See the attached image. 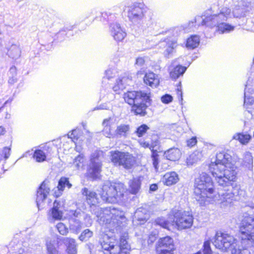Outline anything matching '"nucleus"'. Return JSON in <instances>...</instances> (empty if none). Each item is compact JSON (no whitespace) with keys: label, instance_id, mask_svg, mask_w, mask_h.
I'll list each match as a JSON object with an SVG mask.
<instances>
[{"label":"nucleus","instance_id":"f257e3e1","mask_svg":"<svg viewBox=\"0 0 254 254\" xmlns=\"http://www.w3.org/2000/svg\"><path fill=\"white\" fill-rule=\"evenodd\" d=\"M241 242L227 233L217 232L213 244L222 251L231 254H251L248 249L254 244V217H246L240 227Z\"/></svg>","mask_w":254,"mask_h":254},{"label":"nucleus","instance_id":"f03ea898","mask_svg":"<svg viewBox=\"0 0 254 254\" xmlns=\"http://www.w3.org/2000/svg\"><path fill=\"white\" fill-rule=\"evenodd\" d=\"M227 186L218 185L222 187L226 188L224 190L218 192V196L214 194L213 185L210 177L205 173H202L199 177L195 180L194 182V198L201 205H205L210 203L217 201L221 204V207L227 206L232 202L234 196L241 194L239 188L236 187L233 188L232 190L228 188H230L229 185Z\"/></svg>","mask_w":254,"mask_h":254},{"label":"nucleus","instance_id":"7ed1b4c3","mask_svg":"<svg viewBox=\"0 0 254 254\" xmlns=\"http://www.w3.org/2000/svg\"><path fill=\"white\" fill-rule=\"evenodd\" d=\"M227 186L218 185L222 187L226 188L224 190L218 192V196L214 194L213 185L210 177L205 173H202L199 177L195 180L194 182V198L201 205H205L210 203L217 201L221 204V207L227 206L232 202L234 196L241 194L239 188L236 187L233 188L232 190L228 188H230L229 185Z\"/></svg>","mask_w":254,"mask_h":254},{"label":"nucleus","instance_id":"20e7f679","mask_svg":"<svg viewBox=\"0 0 254 254\" xmlns=\"http://www.w3.org/2000/svg\"><path fill=\"white\" fill-rule=\"evenodd\" d=\"M231 160V156L222 151L216 154L215 161L209 165L210 172L220 185L227 186L229 181L236 180L237 172Z\"/></svg>","mask_w":254,"mask_h":254},{"label":"nucleus","instance_id":"39448f33","mask_svg":"<svg viewBox=\"0 0 254 254\" xmlns=\"http://www.w3.org/2000/svg\"><path fill=\"white\" fill-rule=\"evenodd\" d=\"M230 15L231 9L225 7L221 8L219 13L206 16L204 18L199 16L195 17L194 21L190 22L188 26L190 28L194 23L199 24L201 22L202 26L204 25L210 28L217 27L221 33H229L233 31L235 28L234 26L225 22Z\"/></svg>","mask_w":254,"mask_h":254},{"label":"nucleus","instance_id":"423d86ee","mask_svg":"<svg viewBox=\"0 0 254 254\" xmlns=\"http://www.w3.org/2000/svg\"><path fill=\"white\" fill-rule=\"evenodd\" d=\"M125 101L132 105V111L135 115L144 116L147 114V108L151 104L150 93L142 91H128L124 93Z\"/></svg>","mask_w":254,"mask_h":254},{"label":"nucleus","instance_id":"0eeeda50","mask_svg":"<svg viewBox=\"0 0 254 254\" xmlns=\"http://www.w3.org/2000/svg\"><path fill=\"white\" fill-rule=\"evenodd\" d=\"M95 214L98 218L100 222L106 224H108L113 227H124L126 223L127 219L124 213L115 207H109L104 208L96 207Z\"/></svg>","mask_w":254,"mask_h":254},{"label":"nucleus","instance_id":"6e6552de","mask_svg":"<svg viewBox=\"0 0 254 254\" xmlns=\"http://www.w3.org/2000/svg\"><path fill=\"white\" fill-rule=\"evenodd\" d=\"M128 234L124 233L120 238V245L118 241L113 237H109L106 234L103 235L100 239V243L104 254H123L130 250V246L127 240Z\"/></svg>","mask_w":254,"mask_h":254},{"label":"nucleus","instance_id":"1a4fd4ad","mask_svg":"<svg viewBox=\"0 0 254 254\" xmlns=\"http://www.w3.org/2000/svg\"><path fill=\"white\" fill-rule=\"evenodd\" d=\"M125 192V188L123 184L106 181L103 185L100 194L104 201L115 203L122 200Z\"/></svg>","mask_w":254,"mask_h":254},{"label":"nucleus","instance_id":"9d476101","mask_svg":"<svg viewBox=\"0 0 254 254\" xmlns=\"http://www.w3.org/2000/svg\"><path fill=\"white\" fill-rule=\"evenodd\" d=\"M147 11V9L143 4L135 3L128 7L127 17L133 25L144 30L148 25L146 23L145 14Z\"/></svg>","mask_w":254,"mask_h":254},{"label":"nucleus","instance_id":"9b49d317","mask_svg":"<svg viewBox=\"0 0 254 254\" xmlns=\"http://www.w3.org/2000/svg\"><path fill=\"white\" fill-rule=\"evenodd\" d=\"M103 157V152L100 150H96L91 154L87 169V174L90 178L93 179L99 178L102 170Z\"/></svg>","mask_w":254,"mask_h":254},{"label":"nucleus","instance_id":"f8f14e48","mask_svg":"<svg viewBox=\"0 0 254 254\" xmlns=\"http://www.w3.org/2000/svg\"><path fill=\"white\" fill-rule=\"evenodd\" d=\"M175 226L178 229L190 228L193 224V217L189 211H178L173 216Z\"/></svg>","mask_w":254,"mask_h":254},{"label":"nucleus","instance_id":"ddd939ff","mask_svg":"<svg viewBox=\"0 0 254 254\" xmlns=\"http://www.w3.org/2000/svg\"><path fill=\"white\" fill-rule=\"evenodd\" d=\"M174 249L173 240L169 236L160 239L156 247L157 254H172Z\"/></svg>","mask_w":254,"mask_h":254},{"label":"nucleus","instance_id":"4468645a","mask_svg":"<svg viewBox=\"0 0 254 254\" xmlns=\"http://www.w3.org/2000/svg\"><path fill=\"white\" fill-rule=\"evenodd\" d=\"M50 190V189L49 187L48 182L45 181H44L41 184L37 191L36 203L39 209L40 207H43V203L47 198L48 194L49 193Z\"/></svg>","mask_w":254,"mask_h":254},{"label":"nucleus","instance_id":"2eb2a0df","mask_svg":"<svg viewBox=\"0 0 254 254\" xmlns=\"http://www.w3.org/2000/svg\"><path fill=\"white\" fill-rule=\"evenodd\" d=\"M111 35L117 41H122L126 36L127 34L124 28L117 22L113 23L110 26Z\"/></svg>","mask_w":254,"mask_h":254},{"label":"nucleus","instance_id":"dca6fc26","mask_svg":"<svg viewBox=\"0 0 254 254\" xmlns=\"http://www.w3.org/2000/svg\"><path fill=\"white\" fill-rule=\"evenodd\" d=\"M149 217L148 207L145 205L137 209L134 213V219L135 220H133V221L134 222L137 221L138 222V223L136 222L137 224L141 225L148 219Z\"/></svg>","mask_w":254,"mask_h":254},{"label":"nucleus","instance_id":"f3484780","mask_svg":"<svg viewBox=\"0 0 254 254\" xmlns=\"http://www.w3.org/2000/svg\"><path fill=\"white\" fill-rule=\"evenodd\" d=\"M251 81L249 79L246 84L245 89V98L244 106L245 108L249 109L250 106H254V92L252 88L253 85L250 84Z\"/></svg>","mask_w":254,"mask_h":254},{"label":"nucleus","instance_id":"a211bd4d","mask_svg":"<svg viewBox=\"0 0 254 254\" xmlns=\"http://www.w3.org/2000/svg\"><path fill=\"white\" fill-rule=\"evenodd\" d=\"M61 208V204L60 202L55 200L54 202L53 208L51 209L49 213V220L52 222L54 220H60L62 219L63 213Z\"/></svg>","mask_w":254,"mask_h":254},{"label":"nucleus","instance_id":"6ab92c4d","mask_svg":"<svg viewBox=\"0 0 254 254\" xmlns=\"http://www.w3.org/2000/svg\"><path fill=\"white\" fill-rule=\"evenodd\" d=\"M124 8V6L121 4L116 5L108 11H105L101 14L103 18L107 19L108 21H112L116 17V14L122 12Z\"/></svg>","mask_w":254,"mask_h":254},{"label":"nucleus","instance_id":"aec40b11","mask_svg":"<svg viewBox=\"0 0 254 254\" xmlns=\"http://www.w3.org/2000/svg\"><path fill=\"white\" fill-rule=\"evenodd\" d=\"M160 46H165V50L164 51V54L165 57H168L172 54L175 49L177 47V41L175 39L170 40L166 39L164 41L159 43Z\"/></svg>","mask_w":254,"mask_h":254},{"label":"nucleus","instance_id":"412c9836","mask_svg":"<svg viewBox=\"0 0 254 254\" xmlns=\"http://www.w3.org/2000/svg\"><path fill=\"white\" fill-rule=\"evenodd\" d=\"M153 224L154 226H159L160 227L170 230L171 227H174L175 226L174 220H173V217H169V220L166 219L163 217H160L156 218Z\"/></svg>","mask_w":254,"mask_h":254},{"label":"nucleus","instance_id":"4be33fe9","mask_svg":"<svg viewBox=\"0 0 254 254\" xmlns=\"http://www.w3.org/2000/svg\"><path fill=\"white\" fill-rule=\"evenodd\" d=\"M143 80L146 84L152 87H156L160 82L158 75L152 72L146 73L144 75Z\"/></svg>","mask_w":254,"mask_h":254},{"label":"nucleus","instance_id":"5701e85b","mask_svg":"<svg viewBox=\"0 0 254 254\" xmlns=\"http://www.w3.org/2000/svg\"><path fill=\"white\" fill-rule=\"evenodd\" d=\"M81 192L82 194L86 196V199L89 204L95 205L98 203V198L96 192L88 190V189L85 188L82 189Z\"/></svg>","mask_w":254,"mask_h":254},{"label":"nucleus","instance_id":"b1692460","mask_svg":"<svg viewBox=\"0 0 254 254\" xmlns=\"http://www.w3.org/2000/svg\"><path fill=\"white\" fill-rule=\"evenodd\" d=\"M131 78L128 76H123L119 78L116 81V84L113 87L114 91L118 92L120 90L124 89L126 85H129Z\"/></svg>","mask_w":254,"mask_h":254},{"label":"nucleus","instance_id":"393cba45","mask_svg":"<svg viewBox=\"0 0 254 254\" xmlns=\"http://www.w3.org/2000/svg\"><path fill=\"white\" fill-rule=\"evenodd\" d=\"M164 155L167 159L175 161L179 159L181 156V152L177 148H171L165 151Z\"/></svg>","mask_w":254,"mask_h":254},{"label":"nucleus","instance_id":"a878e982","mask_svg":"<svg viewBox=\"0 0 254 254\" xmlns=\"http://www.w3.org/2000/svg\"><path fill=\"white\" fill-rule=\"evenodd\" d=\"M82 227V224L78 219L69 218V229L71 232L77 234L79 233Z\"/></svg>","mask_w":254,"mask_h":254},{"label":"nucleus","instance_id":"bb28decb","mask_svg":"<svg viewBox=\"0 0 254 254\" xmlns=\"http://www.w3.org/2000/svg\"><path fill=\"white\" fill-rule=\"evenodd\" d=\"M187 69V67L180 65L172 67L170 66L169 68L170 75L171 78L176 79L180 76L183 75Z\"/></svg>","mask_w":254,"mask_h":254},{"label":"nucleus","instance_id":"cd10ccee","mask_svg":"<svg viewBox=\"0 0 254 254\" xmlns=\"http://www.w3.org/2000/svg\"><path fill=\"white\" fill-rule=\"evenodd\" d=\"M21 49L18 44H13L7 48V54L9 57L12 59H17L21 56Z\"/></svg>","mask_w":254,"mask_h":254},{"label":"nucleus","instance_id":"c85d7f7f","mask_svg":"<svg viewBox=\"0 0 254 254\" xmlns=\"http://www.w3.org/2000/svg\"><path fill=\"white\" fill-rule=\"evenodd\" d=\"M179 177L175 172L166 173L163 177V182L167 186H171L178 182Z\"/></svg>","mask_w":254,"mask_h":254},{"label":"nucleus","instance_id":"c756f323","mask_svg":"<svg viewBox=\"0 0 254 254\" xmlns=\"http://www.w3.org/2000/svg\"><path fill=\"white\" fill-rule=\"evenodd\" d=\"M124 153L125 152H121L118 150L111 151L110 152L111 160L115 166H120L122 159L124 158L126 159H127V158H125V157L124 155Z\"/></svg>","mask_w":254,"mask_h":254},{"label":"nucleus","instance_id":"7c9ffc66","mask_svg":"<svg viewBox=\"0 0 254 254\" xmlns=\"http://www.w3.org/2000/svg\"><path fill=\"white\" fill-rule=\"evenodd\" d=\"M130 127L128 125L121 124L118 126L115 130L116 135L119 138H126L129 134Z\"/></svg>","mask_w":254,"mask_h":254},{"label":"nucleus","instance_id":"2f4dec72","mask_svg":"<svg viewBox=\"0 0 254 254\" xmlns=\"http://www.w3.org/2000/svg\"><path fill=\"white\" fill-rule=\"evenodd\" d=\"M203 157L202 152L196 150L187 157L186 163L188 166H191L200 160Z\"/></svg>","mask_w":254,"mask_h":254},{"label":"nucleus","instance_id":"473e14b6","mask_svg":"<svg viewBox=\"0 0 254 254\" xmlns=\"http://www.w3.org/2000/svg\"><path fill=\"white\" fill-rule=\"evenodd\" d=\"M124 155L125 157V158H127V159L124 158L122 159L120 166H123L127 169H130L135 163L134 158L132 155L127 152H125Z\"/></svg>","mask_w":254,"mask_h":254},{"label":"nucleus","instance_id":"72a5a7b5","mask_svg":"<svg viewBox=\"0 0 254 254\" xmlns=\"http://www.w3.org/2000/svg\"><path fill=\"white\" fill-rule=\"evenodd\" d=\"M200 38L197 35H192L189 37L186 43V47L189 49H193L197 47L199 44Z\"/></svg>","mask_w":254,"mask_h":254},{"label":"nucleus","instance_id":"f704fd0d","mask_svg":"<svg viewBox=\"0 0 254 254\" xmlns=\"http://www.w3.org/2000/svg\"><path fill=\"white\" fill-rule=\"evenodd\" d=\"M48 156V150L46 148L42 150L41 149L36 150L34 152L33 157L38 162H42L46 160L47 156Z\"/></svg>","mask_w":254,"mask_h":254},{"label":"nucleus","instance_id":"c9c22d12","mask_svg":"<svg viewBox=\"0 0 254 254\" xmlns=\"http://www.w3.org/2000/svg\"><path fill=\"white\" fill-rule=\"evenodd\" d=\"M140 181L138 178H134L129 182V190L132 194H136L140 188Z\"/></svg>","mask_w":254,"mask_h":254},{"label":"nucleus","instance_id":"e433bc0d","mask_svg":"<svg viewBox=\"0 0 254 254\" xmlns=\"http://www.w3.org/2000/svg\"><path fill=\"white\" fill-rule=\"evenodd\" d=\"M251 138V136L250 134L244 133H236L233 137V139L239 140L243 144L248 143Z\"/></svg>","mask_w":254,"mask_h":254},{"label":"nucleus","instance_id":"4c0bfd02","mask_svg":"<svg viewBox=\"0 0 254 254\" xmlns=\"http://www.w3.org/2000/svg\"><path fill=\"white\" fill-rule=\"evenodd\" d=\"M111 118L105 119L103 122V126L104 128L103 129V134L107 137H111L112 134L111 133V127L110 125V121Z\"/></svg>","mask_w":254,"mask_h":254},{"label":"nucleus","instance_id":"58836bf2","mask_svg":"<svg viewBox=\"0 0 254 254\" xmlns=\"http://www.w3.org/2000/svg\"><path fill=\"white\" fill-rule=\"evenodd\" d=\"M71 184L69 182L68 179L65 177H62L59 181L58 188L59 190L63 191L64 188L67 187L68 189L71 187Z\"/></svg>","mask_w":254,"mask_h":254},{"label":"nucleus","instance_id":"ea45409f","mask_svg":"<svg viewBox=\"0 0 254 254\" xmlns=\"http://www.w3.org/2000/svg\"><path fill=\"white\" fill-rule=\"evenodd\" d=\"M8 76H9V80L8 82L10 84H13L17 81L16 78V75H17V72H16V68L15 66H13L11 67L9 70L8 73Z\"/></svg>","mask_w":254,"mask_h":254},{"label":"nucleus","instance_id":"a19ab883","mask_svg":"<svg viewBox=\"0 0 254 254\" xmlns=\"http://www.w3.org/2000/svg\"><path fill=\"white\" fill-rule=\"evenodd\" d=\"M244 165L250 169L253 164V157L251 153L247 152L244 154L243 158Z\"/></svg>","mask_w":254,"mask_h":254},{"label":"nucleus","instance_id":"79ce46f5","mask_svg":"<svg viewBox=\"0 0 254 254\" xmlns=\"http://www.w3.org/2000/svg\"><path fill=\"white\" fill-rule=\"evenodd\" d=\"M93 233L88 229L84 230L79 236L81 241H87L93 236Z\"/></svg>","mask_w":254,"mask_h":254},{"label":"nucleus","instance_id":"37998d69","mask_svg":"<svg viewBox=\"0 0 254 254\" xmlns=\"http://www.w3.org/2000/svg\"><path fill=\"white\" fill-rule=\"evenodd\" d=\"M81 131L79 129H75L69 132L68 134V137L72 139V141L76 145L78 139L79 138V135Z\"/></svg>","mask_w":254,"mask_h":254},{"label":"nucleus","instance_id":"c03bdc74","mask_svg":"<svg viewBox=\"0 0 254 254\" xmlns=\"http://www.w3.org/2000/svg\"><path fill=\"white\" fill-rule=\"evenodd\" d=\"M55 241H50L47 242V250L49 254H58L57 248L54 245Z\"/></svg>","mask_w":254,"mask_h":254},{"label":"nucleus","instance_id":"a18cd8bd","mask_svg":"<svg viewBox=\"0 0 254 254\" xmlns=\"http://www.w3.org/2000/svg\"><path fill=\"white\" fill-rule=\"evenodd\" d=\"M149 129V127L147 125L143 124L137 128L135 133H136L137 136L141 137L145 134Z\"/></svg>","mask_w":254,"mask_h":254},{"label":"nucleus","instance_id":"49530a36","mask_svg":"<svg viewBox=\"0 0 254 254\" xmlns=\"http://www.w3.org/2000/svg\"><path fill=\"white\" fill-rule=\"evenodd\" d=\"M117 73V70L115 68H109L105 71V76L103 77V81H105L106 79L109 80L110 79L115 76Z\"/></svg>","mask_w":254,"mask_h":254},{"label":"nucleus","instance_id":"de8ad7c7","mask_svg":"<svg viewBox=\"0 0 254 254\" xmlns=\"http://www.w3.org/2000/svg\"><path fill=\"white\" fill-rule=\"evenodd\" d=\"M246 10L244 8H241L239 6H237L233 11V14L235 17H241L245 15Z\"/></svg>","mask_w":254,"mask_h":254},{"label":"nucleus","instance_id":"09e8293b","mask_svg":"<svg viewBox=\"0 0 254 254\" xmlns=\"http://www.w3.org/2000/svg\"><path fill=\"white\" fill-rule=\"evenodd\" d=\"M152 155L151 158L153 161V165L156 171L158 169V154L157 151L154 150L153 149H151Z\"/></svg>","mask_w":254,"mask_h":254},{"label":"nucleus","instance_id":"8fccbe9b","mask_svg":"<svg viewBox=\"0 0 254 254\" xmlns=\"http://www.w3.org/2000/svg\"><path fill=\"white\" fill-rule=\"evenodd\" d=\"M84 158L82 155H79L74 160L73 165L77 169L82 167Z\"/></svg>","mask_w":254,"mask_h":254},{"label":"nucleus","instance_id":"3c124183","mask_svg":"<svg viewBox=\"0 0 254 254\" xmlns=\"http://www.w3.org/2000/svg\"><path fill=\"white\" fill-rule=\"evenodd\" d=\"M56 228L59 232L62 235H66L68 232V229L65 224L62 222L58 223L56 225Z\"/></svg>","mask_w":254,"mask_h":254},{"label":"nucleus","instance_id":"603ef678","mask_svg":"<svg viewBox=\"0 0 254 254\" xmlns=\"http://www.w3.org/2000/svg\"><path fill=\"white\" fill-rule=\"evenodd\" d=\"M183 31H184L185 32H189V30L187 29V27H185L184 26H181L177 27H176L173 30V35L175 36H178Z\"/></svg>","mask_w":254,"mask_h":254},{"label":"nucleus","instance_id":"864d4df0","mask_svg":"<svg viewBox=\"0 0 254 254\" xmlns=\"http://www.w3.org/2000/svg\"><path fill=\"white\" fill-rule=\"evenodd\" d=\"M203 254H212V251L210 248V243L209 241H205L203 244Z\"/></svg>","mask_w":254,"mask_h":254},{"label":"nucleus","instance_id":"5fc2aeb1","mask_svg":"<svg viewBox=\"0 0 254 254\" xmlns=\"http://www.w3.org/2000/svg\"><path fill=\"white\" fill-rule=\"evenodd\" d=\"M70 218H75L78 219L81 215V211L80 209L70 210L69 212Z\"/></svg>","mask_w":254,"mask_h":254},{"label":"nucleus","instance_id":"6e6d98bb","mask_svg":"<svg viewBox=\"0 0 254 254\" xmlns=\"http://www.w3.org/2000/svg\"><path fill=\"white\" fill-rule=\"evenodd\" d=\"M161 101L164 104H169L173 100V97L170 94H165L162 96Z\"/></svg>","mask_w":254,"mask_h":254},{"label":"nucleus","instance_id":"4d7b16f0","mask_svg":"<svg viewBox=\"0 0 254 254\" xmlns=\"http://www.w3.org/2000/svg\"><path fill=\"white\" fill-rule=\"evenodd\" d=\"M197 142L196 137H192L191 138L187 140V146L190 147L194 146Z\"/></svg>","mask_w":254,"mask_h":254},{"label":"nucleus","instance_id":"13d9d810","mask_svg":"<svg viewBox=\"0 0 254 254\" xmlns=\"http://www.w3.org/2000/svg\"><path fill=\"white\" fill-rule=\"evenodd\" d=\"M84 219L86 226H89L92 224V220L89 215L85 214L84 216Z\"/></svg>","mask_w":254,"mask_h":254},{"label":"nucleus","instance_id":"bf43d9fd","mask_svg":"<svg viewBox=\"0 0 254 254\" xmlns=\"http://www.w3.org/2000/svg\"><path fill=\"white\" fill-rule=\"evenodd\" d=\"M139 142L140 145L144 148H149L150 149L151 148H153L152 145H151L148 142L144 141V140H140Z\"/></svg>","mask_w":254,"mask_h":254},{"label":"nucleus","instance_id":"052dcab7","mask_svg":"<svg viewBox=\"0 0 254 254\" xmlns=\"http://www.w3.org/2000/svg\"><path fill=\"white\" fill-rule=\"evenodd\" d=\"M158 235V232L155 231V232H152L151 234H150L149 236V241L151 242H153L155 241L156 236Z\"/></svg>","mask_w":254,"mask_h":254},{"label":"nucleus","instance_id":"680f3d73","mask_svg":"<svg viewBox=\"0 0 254 254\" xmlns=\"http://www.w3.org/2000/svg\"><path fill=\"white\" fill-rule=\"evenodd\" d=\"M145 63V60L144 58L139 57L136 60V64L139 66H142Z\"/></svg>","mask_w":254,"mask_h":254},{"label":"nucleus","instance_id":"e2e57ef3","mask_svg":"<svg viewBox=\"0 0 254 254\" xmlns=\"http://www.w3.org/2000/svg\"><path fill=\"white\" fill-rule=\"evenodd\" d=\"M97 12V9L96 8L91 9L88 12V16H90L91 15H96Z\"/></svg>","mask_w":254,"mask_h":254},{"label":"nucleus","instance_id":"0e129e2a","mask_svg":"<svg viewBox=\"0 0 254 254\" xmlns=\"http://www.w3.org/2000/svg\"><path fill=\"white\" fill-rule=\"evenodd\" d=\"M108 107L106 105H100L97 108H95V110H107Z\"/></svg>","mask_w":254,"mask_h":254},{"label":"nucleus","instance_id":"69168bd1","mask_svg":"<svg viewBox=\"0 0 254 254\" xmlns=\"http://www.w3.org/2000/svg\"><path fill=\"white\" fill-rule=\"evenodd\" d=\"M158 187L157 185L155 184H152L150 186V190L151 191H155L157 190Z\"/></svg>","mask_w":254,"mask_h":254},{"label":"nucleus","instance_id":"338daca9","mask_svg":"<svg viewBox=\"0 0 254 254\" xmlns=\"http://www.w3.org/2000/svg\"><path fill=\"white\" fill-rule=\"evenodd\" d=\"M16 254H27V253L24 249H20Z\"/></svg>","mask_w":254,"mask_h":254},{"label":"nucleus","instance_id":"774afa93","mask_svg":"<svg viewBox=\"0 0 254 254\" xmlns=\"http://www.w3.org/2000/svg\"><path fill=\"white\" fill-rule=\"evenodd\" d=\"M254 112L253 111L248 110L246 112H245V115L247 116V114L249 115L251 114V117L252 118L254 115V114H253ZM248 116L249 117V115H248Z\"/></svg>","mask_w":254,"mask_h":254}]
</instances>
